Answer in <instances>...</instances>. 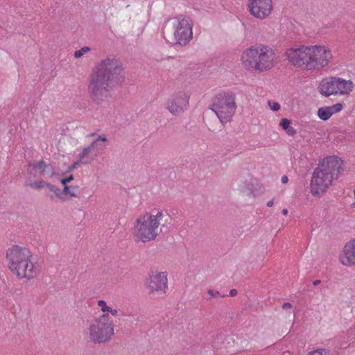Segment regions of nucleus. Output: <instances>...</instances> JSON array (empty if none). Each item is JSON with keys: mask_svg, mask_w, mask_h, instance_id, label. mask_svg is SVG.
Returning a JSON list of instances; mask_svg holds the SVG:
<instances>
[{"mask_svg": "<svg viewBox=\"0 0 355 355\" xmlns=\"http://www.w3.org/2000/svg\"><path fill=\"white\" fill-rule=\"evenodd\" d=\"M125 79V69L120 60L114 58L101 60L88 76L87 91L91 101L98 105L108 101Z\"/></svg>", "mask_w": 355, "mask_h": 355, "instance_id": "f257e3e1", "label": "nucleus"}, {"mask_svg": "<svg viewBox=\"0 0 355 355\" xmlns=\"http://www.w3.org/2000/svg\"><path fill=\"white\" fill-rule=\"evenodd\" d=\"M343 161L336 156H329L326 161L320 162L315 168L311 180V192L313 196L319 195L326 191L334 179L343 171Z\"/></svg>", "mask_w": 355, "mask_h": 355, "instance_id": "f03ea898", "label": "nucleus"}, {"mask_svg": "<svg viewBox=\"0 0 355 355\" xmlns=\"http://www.w3.org/2000/svg\"><path fill=\"white\" fill-rule=\"evenodd\" d=\"M177 20L175 30L173 34L165 24L163 28V35L166 41L172 45L187 46L193 38L192 20L184 15H178L174 18Z\"/></svg>", "mask_w": 355, "mask_h": 355, "instance_id": "7ed1b4c3", "label": "nucleus"}, {"mask_svg": "<svg viewBox=\"0 0 355 355\" xmlns=\"http://www.w3.org/2000/svg\"><path fill=\"white\" fill-rule=\"evenodd\" d=\"M241 60L246 69L259 72L268 71L273 67L272 59L268 55L266 47L246 49L241 55Z\"/></svg>", "mask_w": 355, "mask_h": 355, "instance_id": "20e7f679", "label": "nucleus"}, {"mask_svg": "<svg viewBox=\"0 0 355 355\" xmlns=\"http://www.w3.org/2000/svg\"><path fill=\"white\" fill-rule=\"evenodd\" d=\"M235 96L232 93L218 94L213 100L210 109L222 123L230 121L236 110Z\"/></svg>", "mask_w": 355, "mask_h": 355, "instance_id": "39448f33", "label": "nucleus"}, {"mask_svg": "<svg viewBox=\"0 0 355 355\" xmlns=\"http://www.w3.org/2000/svg\"><path fill=\"white\" fill-rule=\"evenodd\" d=\"M89 338L95 343H103L109 340L114 334L112 321L108 313H103L96 319L89 328Z\"/></svg>", "mask_w": 355, "mask_h": 355, "instance_id": "423d86ee", "label": "nucleus"}, {"mask_svg": "<svg viewBox=\"0 0 355 355\" xmlns=\"http://www.w3.org/2000/svg\"><path fill=\"white\" fill-rule=\"evenodd\" d=\"M134 234L142 242L146 243L156 239L158 235L156 230L159 225V223L152 220V214H145L137 219Z\"/></svg>", "mask_w": 355, "mask_h": 355, "instance_id": "0eeeda50", "label": "nucleus"}, {"mask_svg": "<svg viewBox=\"0 0 355 355\" xmlns=\"http://www.w3.org/2000/svg\"><path fill=\"white\" fill-rule=\"evenodd\" d=\"M310 46H300L297 48H290L286 50L284 55L288 62L295 67H304L311 70L308 66L310 62Z\"/></svg>", "mask_w": 355, "mask_h": 355, "instance_id": "6e6552de", "label": "nucleus"}, {"mask_svg": "<svg viewBox=\"0 0 355 355\" xmlns=\"http://www.w3.org/2000/svg\"><path fill=\"white\" fill-rule=\"evenodd\" d=\"M32 257L31 252L26 248L13 245L6 252V258L8 260V268L12 272H19L17 266L25 259Z\"/></svg>", "mask_w": 355, "mask_h": 355, "instance_id": "1a4fd4ad", "label": "nucleus"}, {"mask_svg": "<svg viewBox=\"0 0 355 355\" xmlns=\"http://www.w3.org/2000/svg\"><path fill=\"white\" fill-rule=\"evenodd\" d=\"M310 62L308 66L311 70L319 69L327 65L329 60L332 58L331 51L322 46H310Z\"/></svg>", "mask_w": 355, "mask_h": 355, "instance_id": "9d476101", "label": "nucleus"}, {"mask_svg": "<svg viewBox=\"0 0 355 355\" xmlns=\"http://www.w3.org/2000/svg\"><path fill=\"white\" fill-rule=\"evenodd\" d=\"M248 7L252 15L261 19L269 16L273 8L272 0H248Z\"/></svg>", "mask_w": 355, "mask_h": 355, "instance_id": "9b49d317", "label": "nucleus"}, {"mask_svg": "<svg viewBox=\"0 0 355 355\" xmlns=\"http://www.w3.org/2000/svg\"><path fill=\"white\" fill-rule=\"evenodd\" d=\"M189 96L183 92H178L167 103L166 108L173 115L183 112L189 105Z\"/></svg>", "mask_w": 355, "mask_h": 355, "instance_id": "f8f14e48", "label": "nucleus"}, {"mask_svg": "<svg viewBox=\"0 0 355 355\" xmlns=\"http://www.w3.org/2000/svg\"><path fill=\"white\" fill-rule=\"evenodd\" d=\"M148 288L151 293L164 291L167 288V278L164 272H153L149 275L148 281Z\"/></svg>", "mask_w": 355, "mask_h": 355, "instance_id": "ddd939ff", "label": "nucleus"}, {"mask_svg": "<svg viewBox=\"0 0 355 355\" xmlns=\"http://www.w3.org/2000/svg\"><path fill=\"white\" fill-rule=\"evenodd\" d=\"M338 85L336 77H329L322 79L318 87L320 94L325 97L337 94Z\"/></svg>", "mask_w": 355, "mask_h": 355, "instance_id": "4468645a", "label": "nucleus"}, {"mask_svg": "<svg viewBox=\"0 0 355 355\" xmlns=\"http://www.w3.org/2000/svg\"><path fill=\"white\" fill-rule=\"evenodd\" d=\"M16 269L19 270V272H12L15 275L21 279L26 278L31 279L35 273L36 268L31 261V258H28V259H25L24 261L21 262Z\"/></svg>", "mask_w": 355, "mask_h": 355, "instance_id": "2eb2a0df", "label": "nucleus"}, {"mask_svg": "<svg viewBox=\"0 0 355 355\" xmlns=\"http://www.w3.org/2000/svg\"><path fill=\"white\" fill-rule=\"evenodd\" d=\"M340 261L344 265L355 264V239L347 243L343 248Z\"/></svg>", "mask_w": 355, "mask_h": 355, "instance_id": "dca6fc26", "label": "nucleus"}, {"mask_svg": "<svg viewBox=\"0 0 355 355\" xmlns=\"http://www.w3.org/2000/svg\"><path fill=\"white\" fill-rule=\"evenodd\" d=\"M336 82L338 85L337 94H345L352 91L354 83L351 80L336 77Z\"/></svg>", "mask_w": 355, "mask_h": 355, "instance_id": "f3484780", "label": "nucleus"}, {"mask_svg": "<svg viewBox=\"0 0 355 355\" xmlns=\"http://www.w3.org/2000/svg\"><path fill=\"white\" fill-rule=\"evenodd\" d=\"M291 121L286 119L283 118L281 119L279 125L282 127V128L286 131V132L290 135V136H294L296 135L297 132L294 129L293 127L291 126Z\"/></svg>", "mask_w": 355, "mask_h": 355, "instance_id": "a211bd4d", "label": "nucleus"}, {"mask_svg": "<svg viewBox=\"0 0 355 355\" xmlns=\"http://www.w3.org/2000/svg\"><path fill=\"white\" fill-rule=\"evenodd\" d=\"M317 114L320 119L327 121L332 116V112L329 106H325L320 107Z\"/></svg>", "mask_w": 355, "mask_h": 355, "instance_id": "6ab92c4d", "label": "nucleus"}, {"mask_svg": "<svg viewBox=\"0 0 355 355\" xmlns=\"http://www.w3.org/2000/svg\"><path fill=\"white\" fill-rule=\"evenodd\" d=\"M96 148L92 144H91L87 148H85L82 153L79 154L78 158L80 159V163L83 164H86L89 163V160L88 159H86L87 155L92 151L93 148Z\"/></svg>", "mask_w": 355, "mask_h": 355, "instance_id": "aec40b11", "label": "nucleus"}, {"mask_svg": "<svg viewBox=\"0 0 355 355\" xmlns=\"http://www.w3.org/2000/svg\"><path fill=\"white\" fill-rule=\"evenodd\" d=\"M29 168H37L40 170V173L44 175V171H46V163L43 160H40L38 162H29L28 164Z\"/></svg>", "mask_w": 355, "mask_h": 355, "instance_id": "412c9836", "label": "nucleus"}, {"mask_svg": "<svg viewBox=\"0 0 355 355\" xmlns=\"http://www.w3.org/2000/svg\"><path fill=\"white\" fill-rule=\"evenodd\" d=\"M46 187L52 192H53L55 195V196L60 198V199H62L63 200H65L66 198L62 196V193H61V191L59 188H58L57 187L51 184H49V183H46Z\"/></svg>", "mask_w": 355, "mask_h": 355, "instance_id": "4be33fe9", "label": "nucleus"}, {"mask_svg": "<svg viewBox=\"0 0 355 355\" xmlns=\"http://www.w3.org/2000/svg\"><path fill=\"white\" fill-rule=\"evenodd\" d=\"M46 182L44 180H40L38 182H25V186L29 187L33 189H42L44 187H46Z\"/></svg>", "mask_w": 355, "mask_h": 355, "instance_id": "5701e85b", "label": "nucleus"}, {"mask_svg": "<svg viewBox=\"0 0 355 355\" xmlns=\"http://www.w3.org/2000/svg\"><path fill=\"white\" fill-rule=\"evenodd\" d=\"M63 191L61 193L63 195H69L71 197H76L78 196V193H76L75 191H71V186H68L67 184L63 185Z\"/></svg>", "mask_w": 355, "mask_h": 355, "instance_id": "b1692460", "label": "nucleus"}, {"mask_svg": "<svg viewBox=\"0 0 355 355\" xmlns=\"http://www.w3.org/2000/svg\"><path fill=\"white\" fill-rule=\"evenodd\" d=\"M89 47L84 46L81 48L80 50H77L74 52V57L76 58H79L82 57L85 53L89 52Z\"/></svg>", "mask_w": 355, "mask_h": 355, "instance_id": "393cba45", "label": "nucleus"}, {"mask_svg": "<svg viewBox=\"0 0 355 355\" xmlns=\"http://www.w3.org/2000/svg\"><path fill=\"white\" fill-rule=\"evenodd\" d=\"M330 351L327 349H318L309 352L307 355H329Z\"/></svg>", "mask_w": 355, "mask_h": 355, "instance_id": "a878e982", "label": "nucleus"}, {"mask_svg": "<svg viewBox=\"0 0 355 355\" xmlns=\"http://www.w3.org/2000/svg\"><path fill=\"white\" fill-rule=\"evenodd\" d=\"M107 141V138L105 135H99L96 139H95L92 144L96 148L98 146H101V142H105Z\"/></svg>", "mask_w": 355, "mask_h": 355, "instance_id": "bb28decb", "label": "nucleus"}, {"mask_svg": "<svg viewBox=\"0 0 355 355\" xmlns=\"http://www.w3.org/2000/svg\"><path fill=\"white\" fill-rule=\"evenodd\" d=\"M332 112V115L334 114V113H338L340 111L342 110L343 107V105L342 103H336L334 105H331V106H329Z\"/></svg>", "mask_w": 355, "mask_h": 355, "instance_id": "cd10ccee", "label": "nucleus"}, {"mask_svg": "<svg viewBox=\"0 0 355 355\" xmlns=\"http://www.w3.org/2000/svg\"><path fill=\"white\" fill-rule=\"evenodd\" d=\"M98 305L101 307L103 313L107 312L110 309V307L107 306L106 302L103 300L98 301Z\"/></svg>", "mask_w": 355, "mask_h": 355, "instance_id": "c85d7f7f", "label": "nucleus"}, {"mask_svg": "<svg viewBox=\"0 0 355 355\" xmlns=\"http://www.w3.org/2000/svg\"><path fill=\"white\" fill-rule=\"evenodd\" d=\"M207 293L209 295H210L211 297H216L218 296H220V297H224L225 296H227V295H220L219 291H214V290H212V289H209L208 291H207Z\"/></svg>", "mask_w": 355, "mask_h": 355, "instance_id": "c756f323", "label": "nucleus"}, {"mask_svg": "<svg viewBox=\"0 0 355 355\" xmlns=\"http://www.w3.org/2000/svg\"><path fill=\"white\" fill-rule=\"evenodd\" d=\"M74 179L73 175H70L68 177L61 179L60 182L62 185L67 184Z\"/></svg>", "mask_w": 355, "mask_h": 355, "instance_id": "7c9ffc66", "label": "nucleus"}, {"mask_svg": "<svg viewBox=\"0 0 355 355\" xmlns=\"http://www.w3.org/2000/svg\"><path fill=\"white\" fill-rule=\"evenodd\" d=\"M268 105L272 111H278L280 109V105L277 102H273L271 103L270 101H268Z\"/></svg>", "mask_w": 355, "mask_h": 355, "instance_id": "2f4dec72", "label": "nucleus"}, {"mask_svg": "<svg viewBox=\"0 0 355 355\" xmlns=\"http://www.w3.org/2000/svg\"><path fill=\"white\" fill-rule=\"evenodd\" d=\"M46 171H44V174L45 173H51V176L55 175V173L53 172V168L51 164H46L45 167Z\"/></svg>", "mask_w": 355, "mask_h": 355, "instance_id": "473e14b6", "label": "nucleus"}, {"mask_svg": "<svg viewBox=\"0 0 355 355\" xmlns=\"http://www.w3.org/2000/svg\"><path fill=\"white\" fill-rule=\"evenodd\" d=\"M162 216H163L162 213L161 211H159V212L157 213L156 215H155V216L152 215V220L153 222L158 221L157 220L160 219Z\"/></svg>", "mask_w": 355, "mask_h": 355, "instance_id": "72a5a7b5", "label": "nucleus"}, {"mask_svg": "<svg viewBox=\"0 0 355 355\" xmlns=\"http://www.w3.org/2000/svg\"><path fill=\"white\" fill-rule=\"evenodd\" d=\"M79 163H80V159L76 162H74L73 164H71L69 168H68V170H67V172H70L71 171L73 170L74 168H76V166L79 164Z\"/></svg>", "mask_w": 355, "mask_h": 355, "instance_id": "f704fd0d", "label": "nucleus"}, {"mask_svg": "<svg viewBox=\"0 0 355 355\" xmlns=\"http://www.w3.org/2000/svg\"><path fill=\"white\" fill-rule=\"evenodd\" d=\"M32 168H29V166H28V168H27V176L29 178H31L32 176L35 177V175L33 173V171H32Z\"/></svg>", "mask_w": 355, "mask_h": 355, "instance_id": "c9c22d12", "label": "nucleus"}, {"mask_svg": "<svg viewBox=\"0 0 355 355\" xmlns=\"http://www.w3.org/2000/svg\"><path fill=\"white\" fill-rule=\"evenodd\" d=\"M291 307H292V304L290 302H284L282 304L283 309H291Z\"/></svg>", "mask_w": 355, "mask_h": 355, "instance_id": "e433bc0d", "label": "nucleus"}, {"mask_svg": "<svg viewBox=\"0 0 355 355\" xmlns=\"http://www.w3.org/2000/svg\"><path fill=\"white\" fill-rule=\"evenodd\" d=\"M237 293H238V291H237V290H236V289H231V290L230 291V293H229V295H230V296H231V297H234V296H236V295H237Z\"/></svg>", "mask_w": 355, "mask_h": 355, "instance_id": "4c0bfd02", "label": "nucleus"}, {"mask_svg": "<svg viewBox=\"0 0 355 355\" xmlns=\"http://www.w3.org/2000/svg\"><path fill=\"white\" fill-rule=\"evenodd\" d=\"M281 180L283 184H286L288 182V178L286 175H283Z\"/></svg>", "mask_w": 355, "mask_h": 355, "instance_id": "58836bf2", "label": "nucleus"}, {"mask_svg": "<svg viewBox=\"0 0 355 355\" xmlns=\"http://www.w3.org/2000/svg\"><path fill=\"white\" fill-rule=\"evenodd\" d=\"M107 312H110L112 315H117L118 311L116 309H112L110 308Z\"/></svg>", "mask_w": 355, "mask_h": 355, "instance_id": "ea45409f", "label": "nucleus"}, {"mask_svg": "<svg viewBox=\"0 0 355 355\" xmlns=\"http://www.w3.org/2000/svg\"><path fill=\"white\" fill-rule=\"evenodd\" d=\"M320 284H321V281L319 279H316L313 282V285H314V286H318Z\"/></svg>", "mask_w": 355, "mask_h": 355, "instance_id": "a19ab883", "label": "nucleus"}, {"mask_svg": "<svg viewBox=\"0 0 355 355\" xmlns=\"http://www.w3.org/2000/svg\"><path fill=\"white\" fill-rule=\"evenodd\" d=\"M78 188H79L78 186H71V191H75L76 193H77V191H78Z\"/></svg>", "mask_w": 355, "mask_h": 355, "instance_id": "79ce46f5", "label": "nucleus"}, {"mask_svg": "<svg viewBox=\"0 0 355 355\" xmlns=\"http://www.w3.org/2000/svg\"><path fill=\"white\" fill-rule=\"evenodd\" d=\"M274 201L273 199L270 200L267 202V207H270L273 205Z\"/></svg>", "mask_w": 355, "mask_h": 355, "instance_id": "37998d69", "label": "nucleus"}, {"mask_svg": "<svg viewBox=\"0 0 355 355\" xmlns=\"http://www.w3.org/2000/svg\"><path fill=\"white\" fill-rule=\"evenodd\" d=\"M282 213L283 215L286 216L288 214V210L286 209H284L282 211Z\"/></svg>", "mask_w": 355, "mask_h": 355, "instance_id": "c03bdc74", "label": "nucleus"}, {"mask_svg": "<svg viewBox=\"0 0 355 355\" xmlns=\"http://www.w3.org/2000/svg\"><path fill=\"white\" fill-rule=\"evenodd\" d=\"M50 198H51V199H52V200H53V195H51V196H50Z\"/></svg>", "mask_w": 355, "mask_h": 355, "instance_id": "a18cd8bd", "label": "nucleus"}]
</instances>
